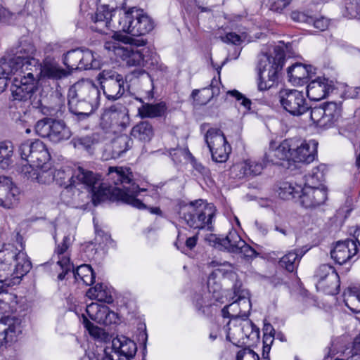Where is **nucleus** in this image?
Returning a JSON list of instances; mask_svg holds the SVG:
<instances>
[{"label":"nucleus","instance_id":"nucleus-1","mask_svg":"<svg viewBox=\"0 0 360 360\" xmlns=\"http://www.w3.org/2000/svg\"><path fill=\"white\" fill-rule=\"evenodd\" d=\"M107 180L114 186L100 184V176L92 171L82 167L72 170L69 167L58 169L54 173V180L64 186L63 195H68L73 193L72 200L77 202V197L84 193L77 188V186L82 185L88 189L91 195L94 205L106 200L112 201L120 200L134 207L143 210L146 205L136 196L144 189L133 182V175L129 169L122 167H109Z\"/></svg>","mask_w":360,"mask_h":360},{"label":"nucleus","instance_id":"nucleus-2","mask_svg":"<svg viewBox=\"0 0 360 360\" xmlns=\"http://www.w3.org/2000/svg\"><path fill=\"white\" fill-rule=\"evenodd\" d=\"M36 49L27 39L20 40L19 44L7 51L0 59V91L6 86V79L12 72H25L33 69L32 60Z\"/></svg>","mask_w":360,"mask_h":360},{"label":"nucleus","instance_id":"nucleus-3","mask_svg":"<svg viewBox=\"0 0 360 360\" xmlns=\"http://www.w3.org/2000/svg\"><path fill=\"white\" fill-rule=\"evenodd\" d=\"M285 61V53L280 47H275L271 54L259 56L257 70V86L259 91L270 89L278 79V73Z\"/></svg>","mask_w":360,"mask_h":360},{"label":"nucleus","instance_id":"nucleus-4","mask_svg":"<svg viewBox=\"0 0 360 360\" xmlns=\"http://www.w3.org/2000/svg\"><path fill=\"white\" fill-rule=\"evenodd\" d=\"M216 208L211 204L200 199L180 207V219L194 229H211Z\"/></svg>","mask_w":360,"mask_h":360},{"label":"nucleus","instance_id":"nucleus-5","mask_svg":"<svg viewBox=\"0 0 360 360\" xmlns=\"http://www.w3.org/2000/svg\"><path fill=\"white\" fill-rule=\"evenodd\" d=\"M114 27L119 32H126L132 36H141L153 30L154 22L142 9L131 7L123 12H119V21Z\"/></svg>","mask_w":360,"mask_h":360},{"label":"nucleus","instance_id":"nucleus-6","mask_svg":"<svg viewBox=\"0 0 360 360\" xmlns=\"http://www.w3.org/2000/svg\"><path fill=\"white\" fill-rule=\"evenodd\" d=\"M105 98L109 101L120 98L125 92V80L123 76L113 69H105L96 77Z\"/></svg>","mask_w":360,"mask_h":360},{"label":"nucleus","instance_id":"nucleus-7","mask_svg":"<svg viewBox=\"0 0 360 360\" xmlns=\"http://www.w3.org/2000/svg\"><path fill=\"white\" fill-rule=\"evenodd\" d=\"M209 240L214 243V247L231 253L240 254L245 258H253L257 255L255 250L247 244L235 229H231L224 238L210 235Z\"/></svg>","mask_w":360,"mask_h":360},{"label":"nucleus","instance_id":"nucleus-8","mask_svg":"<svg viewBox=\"0 0 360 360\" xmlns=\"http://www.w3.org/2000/svg\"><path fill=\"white\" fill-rule=\"evenodd\" d=\"M18 151L22 160L27 162L29 168L41 167L50 159L46 146L39 140H27L22 142Z\"/></svg>","mask_w":360,"mask_h":360},{"label":"nucleus","instance_id":"nucleus-9","mask_svg":"<svg viewBox=\"0 0 360 360\" xmlns=\"http://www.w3.org/2000/svg\"><path fill=\"white\" fill-rule=\"evenodd\" d=\"M31 71L25 72H12L8 79H12L11 91L15 101H27L30 99L35 89V82L37 79L34 75H30Z\"/></svg>","mask_w":360,"mask_h":360},{"label":"nucleus","instance_id":"nucleus-10","mask_svg":"<svg viewBox=\"0 0 360 360\" xmlns=\"http://www.w3.org/2000/svg\"><path fill=\"white\" fill-rule=\"evenodd\" d=\"M205 141L216 162H225L231 151L224 134L220 129L211 128L205 135Z\"/></svg>","mask_w":360,"mask_h":360},{"label":"nucleus","instance_id":"nucleus-11","mask_svg":"<svg viewBox=\"0 0 360 360\" xmlns=\"http://www.w3.org/2000/svg\"><path fill=\"white\" fill-rule=\"evenodd\" d=\"M278 98L283 108L293 116L302 115L310 108L304 94L296 89H281Z\"/></svg>","mask_w":360,"mask_h":360},{"label":"nucleus","instance_id":"nucleus-12","mask_svg":"<svg viewBox=\"0 0 360 360\" xmlns=\"http://www.w3.org/2000/svg\"><path fill=\"white\" fill-rule=\"evenodd\" d=\"M341 107L335 102H328L310 110V118L321 128L332 127L340 116Z\"/></svg>","mask_w":360,"mask_h":360},{"label":"nucleus","instance_id":"nucleus-13","mask_svg":"<svg viewBox=\"0 0 360 360\" xmlns=\"http://www.w3.org/2000/svg\"><path fill=\"white\" fill-rule=\"evenodd\" d=\"M314 277L317 279L316 287L326 293L335 295L339 292L340 277L332 265H320L315 271Z\"/></svg>","mask_w":360,"mask_h":360},{"label":"nucleus","instance_id":"nucleus-14","mask_svg":"<svg viewBox=\"0 0 360 360\" xmlns=\"http://www.w3.org/2000/svg\"><path fill=\"white\" fill-rule=\"evenodd\" d=\"M291 159L294 162L309 164L317 156L318 142L299 139H290Z\"/></svg>","mask_w":360,"mask_h":360},{"label":"nucleus","instance_id":"nucleus-15","mask_svg":"<svg viewBox=\"0 0 360 360\" xmlns=\"http://www.w3.org/2000/svg\"><path fill=\"white\" fill-rule=\"evenodd\" d=\"M33 69L31 70L30 75H34L35 78H47L53 80L64 79L71 74L70 71L63 69L58 64L44 61L41 65L39 60H32Z\"/></svg>","mask_w":360,"mask_h":360},{"label":"nucleus","instance_id":"nucleus-16","mask_svg":"<svg viewBox=\"0 0 360 360\" xmlns=\"http://www.w3.org/2000/svg\"><path fill=\"white\" fill-rule=\"evenodd\" d=\"M328 199L326 187L302 186L300 195L301 205L306 208H314L323 205Z\"/></svg>","mask_w":360,"mask_h":360},{"label":"nucleus","instance_id":"nucleus-17","mask_svg":"<svg viewBox=\"0 0 360 360\" xmlns=\"http://www.w3.org/2000/svg\"><path fill=\"white\" fill-rule=\"evenodd\" d=\"M86 311L91 320L105 326L116 323L118 320L117 314L106 305L92 302L86 306Z\"/></svg>","mask_w":360,"mask_h":360},{"label":"nucleus","instance_id":"nucleus-18","mask_svg":"<svg viewBox=\"0 0 360 360\" xmlns=\"http://www.w3.org/2000/svg\"><path fill=\"white\" fill-rule=\"evenodd\" d=\"M20 191L11 179L0 176V205L6 208L15 206L19 200Z\"/></svg>","mask_w":360,"mask_h":360},{"label":"nucleus","instance_id":"nucleus-19","mask_svg":"<svg viewBox=\"0 0 360 360\" xmlns=\"http://www.w3.org/2000/svg\"><path fill=\"white\" fill-rule=\"evenodd\" d=\"M264 169V165L254 160H246L238 162L231 168V174L233 178L242 179L252 178L260 174Z\"/></svg>","mask_w":360,"mask_h":360},{"label":"nucleus","instance_id":"nucleus-20","mask_svg":"<svg viewBox=\"0 0 360 360\" xmlns=\"http://www.w3.org/2000/svg\"><path fill=\"white\" fill-rule=\"evenodd\" d=\"M21 319L16 317H4L0 320V347L13 342L22 333Z\"/></svg>","mask_w":360,"mask_h":360},{"label":"nucleus","instance_id":"nucleus-21","mask_svg":"<svg viewBox=\"0 0 360 360\" xmlns=\"http://www.w3.org/2000/svg\"><path fill=\"white\" fill-rule=\"evenodd\" d=\"M70 91L80 99H84L91 105H99L100 92L97 86L90 80H83L76 83Z\"/></svg>","mask_w":360,"mask_h":360},{"label":"nucleus","instance_id":"nucleus-22","mask_svg":"<svg viewBox=\"0 0 360 360\" xmlns=\"http://www.w3.org/2000/svg\"><path fill=\"white\" fill-rule=\"evenodd\" d=\"M357 253V246L353 240L338 241L330 251L331 258L335 263L342 265L347 262Z\"/></svg>","mask_w":360,"mask_h":360},{"label":"nucleus","instance_id":"nucleus-23","mask_svg":"<svg viewBox=\"0 0 360 360\" xmlns=\"http://www.w3.org/2000/svg\"><path fill=\"white\" fill-rule=\"evenodd\" d=\"M71 245L70 238L66 236L63 238L61 244H59L55 250V255L57 256V264L60 266L62 271L58 274V279L62 281L65 275L71 270L72 265L70 263L68 248Z\"/></svg>","mask_w":360,"mask_h":360},{"label":"nucleus","instance_id":"nucleus-24","mask_svg":"<svg viewBox=\"0 0 360 360\" xmlns=\"http://www.w3.org/2000/svg\"><path fill=\"white\" fill-rule=\"evenodd\" d=\"M332 89V82L325 77H318L307 85V95L310 100L320 101L326 98Z\"/></svg>","mask_w":360,"mask_h":360},{"label":"nucleus","instance_id":"nucleus-25","mask_svg":"<svg viewBox=\"0 0 360 360\" xmlns=\"http://www.w3.org/2000/svg\"><path fill=\"white\" fill-rule=\"evenodd\" d=\"M314 68L311 65L295 63L288 68V80L295 86H301L307 83L309 78L315 74Z\"/></svg>","mask_w":360,"mask_h":360},{"label":"nucleus","instance_id":"nucleus-26","mask_svg":"<svg viewBox=\"0 0 360 360\" xmlns=\"http://www.w3.org/2000/svg\"><path fill=\"white\" fill-rule=\"evenodd\" d=\"M68 106L70 111L79 117L80 119L88 117L98 107L91 105V103L80 99L75 96V94L69 90Z\"/></svg>","mask_w":360,"mask_h":360},{"label":"nucleus","instance_id":"nucleus-27","mask_svg":"<svg viewBox=\"0 0 360 360\" xmlns=\"http://www.w3.org/2000/svg\"><path fill=\"white\" fill-rule=\"evenodd\" d=\"M18 251L13 244L6 243L3 245L0 250V272L4 274H0V276H6L11 274Z\"/></svg>","mask_w":360,"mask_h":360},{"label":"nucleus","instance_id":"nucleus-28","mask_svg":"<svg viewBox=\"0 0 360 360\" xmlns=\"http://www.w3.org/2000/svg\"><path fill=\"white\" fill-rule=\"evenodd\" d=\"M233 299L232 303H236L240 311L242 313V318H248L251 309V302L250 300V292L245 289L241 284L236 283L233 287Z\"/></svg>","mask_w":360,"mask_h":360},{"label":"nucleus","instance_id":"nucleus-29","mask_svg":"<svg viewBox=\"0 0 360 360\" xmlns=\"http://www.w3.org/2000/svg\"><path fill=\"white\" fill-rule=\"evenodd\" d=\"M112 347H113L120 355L134 358L136 351V344L129 338L124 336H117L113 338L111 342Z\"/></svg>","mask_w":360,"mask_h":360},{"label":"nucleus","instance_id":"nucleus-30","mask_svg":"<svg viewBox=\"0 0 360 360\" xmlns=\"http://www.w3.org/2000/svg\"><path fill=\"white\" fill-rule=\"evenodd\" d=\"M72 135L71 131L63 120L53 119L51 122L50 132L48 139L54 143L68 140Z\"/></svg>","mask_w":360,"mask_h":360},{"label":"nucleus","instance_id":"nucleus-31","mask_svg":"<svg viewBox=\"0 0 360 360\" xmlns=\"http://www.w3.org/2000/svg\"><path fill=\"white\" fill-rule=\"evenodd\" d=\"M13 264V269L10 276L13 278H20L27 274L32 268V263L27 254L22 250L18 252Z\"/></svg>","mask_w":360,"mask_h":360},{"label":"nucleus","instance_id":"nucleus-32","mask_svg":"<svg viewBox=\"0 0 360 360\" xmlns=\"http://www.w3.org/2000/svg\"><path fill=\"white\" fill-rule=\"evenodd\" d=\"M305 254L302 249H295L288 252L279 260L278 264L281 267L285 269L288 272H294L299 266L302 257Z\"/></svg>","mask_w":360,"mask_h":360},{"label":"nucleus","instance_id":"nucleus-33","mask_svg":"<svg viewBox=\"0 0 360 360\" xmlns=\"http://www.w3.org/2000/svg\"><path fill=\"white\" fill-rule=\"evenodd\" d=\"M210 266L217 267L208 276L207 278V288L210 292H214L219 289V279L221 277L224 276L228 271L224 268L226 266H231L229 264H219L217 262L212 261Z\"/></svg>","mask_w":360,"mask_h":360},{"label":"nucleus","instance_id":"nucleus-34","mask_svg":"<svg viewBox=\"0 0 360 360\" xmlns=\"http://www.w3.org/2000/svg\"><path fill=\"white\" fill-rule=\"evenodd\" d=\"M142 103L141 106L139 107V114L141 117H158L165 115L167 107L165 103L161 102L156 104H149L143 102L141 98H136Z\"/></svg>","mask_w":360,"mask_h":360},{"label":"nucleus","instance_id":"nucleus-35","mask_svg":"<svg viewBox=\"0 0 360 360\" xmlns=\"http://www.w3.org/2000/svg\"><path fill=\"white\" fill-rule=\"evenodd\" d=\"M86 296L91 300H96L101 302L112 303L113 298L110 288L103 283H97L86 292Z\"/></svg>","mask_w":360,"mask_h":360},{"label":"nucleus","instance_id":"nucleus-36","mask_svg":"<svg viewBox=\"0 0 360 360\" xmlns=\"http://www.w3.org/2000/svg\"><path fill=\"white\" fill-rule=\"evenodd\" d=\"M326 170V166L323 164L314 167L309 174L304 176V185L314 187H326L323 184L325 179Z\"/></svg>","mask_w":360,"mask_h":360},{"label":"nucleus","instance_id":"nucleus-37","mask_svg":"<svg viewBox=\"0 0 360 360\" xmlns=\"http://www.w3.org/2000/svg\"><path fill=\"white\" fill-rule=\"evenodd\" d=\"M120 57L126 61L129 66L144 65V58L139 50H134L131 46H125L123 49H119Z\"/></svg>","mask_w":360,"mask_h":360},{"label":"nucleus","instance_id":"nucleus-38","mask_svg":"<svg viewBox=\"0 0 360 360\" xmlns=\"http://www.w3.org/2000/svg\"><path fill=\"white\" fill-rule=\"evenodd\" d=\"M131 135L141 141H149L154 135L153 127L147 121L140 122L132 128Z\"/></svg>","mask_w":360,"mask_h":360},{"label":"nucleus","instance_id":"nucleus-39","mask_svg":"<svg viewBox=\"0 0 360 360\" xmlns=\"http://www.w3.org/2000/svg\"><path fill=\"white\" fill-rule=\"evenodd\" d=\"M345 305L354 313L360 312V290L356 287H349L344 292Z\"/></svg>","mask_w":360,"mask_h":360},{"label":"nucleus","instance_id":"nucleus-40","mask_svg":"<svg viewBox=\"0 0 360 360\" xmlns=\"http://www.w3.org/2000/svg\"><path fill=\"white\" fill-rule=\"evenodd\" d=\"M132 144L133 141L129 136L126 134L119 136L112 141V157L114 158H120L132 146Z\"/></svg>","mask_w":360,"mask_h":360},{"label":"nucleus","instance_id":"nucleus-41","mask_svg":"<svg viewBox=\"0 0 360 360\" xmlns=\"http://www.w3.org/2000/svg\"><path fill=\"white\" fill-rule=\"evenodd\" d=\"M101 67V60L93 51L82 49L81 62L79 70L98 69Z\"/></svg>","mask_w":360,"mask_h":360},{"label":"nucleus","instance_id":"nucleus-42","mask_svg":"<svg viewBox=\"0 0 360 360\" xmlns=\"http://www.w3.org/2000/svg\"><path fill=\"white\" fill-rule=\"evenodd\" d=\"M14 147L8 141H0V167L6 169L12 163Z\"/></svg>","mask_w":360,"mask_h":360},{"label":"nucleus","instance_id":"nucleus-43","mask_svg":"<svg viewBox=\"0 0 360 360\" xmlns=\"http://www.w3.org/2000/svg\"><path fill=\"white\" fill-rule=\"evenodd\" d=\"M302 191V186L290 182H284L279 188L278 195L281 198L290 200L295 198L300 199Z\"/></svg>","mask_w":360,"mask_h":360},{"label":"nucleus","instance_id":"nucleus-44","mask_svg":"<svg viewBox=\"0 0 360 360\" xmlns=\"http://www.w3.org/2000/svg\"><path fill=\"white\" fill-rule=\"evenodd\" d=\"M75 279L82 281L86 285H90L94 283L95 279V274L89 264H82L78 266L74 271Z\"/></svg>","mask_w":360,"mask_h":360},{"label":"nucleus","instance_id":"nucleus-45","mask_svg":"<svg viewBox=\"0 0 360 360\" xmlns=\"http://www.w3.org/2000/svg\"><path fill=\"white\" fill-rule=\"evenodd\" d=\"M82 49H75L68 51L63 55V64L68 69V71L73 70H79V66L81 62Z\"/></svg>","mask_w":360,"mask_h":360},{"label":"nucleus","instance_id":"nucleus-46","mask_svg":"<svg viewBox=\"0 0 360 360\" xmlns=\"http://www.w3.org/2000/svg\"><path fill=\"white\" fill-rule=\"evenodd\" d=\"M243 319V321L240 323L241 332L244 335L243 340H244L245 339H247L252 341L257 340L259 336V328L252 323V321L247 318Z\"/></svg>","mask_w":360,"mask_h":360},{"label":"nucleus","instance_id":"nucleus-47","mask_svg":"<svg viewBox=\"0 0 360 360\" xmlns=\"http://www.w3.org/2000/svg\"><path fill=\"white\" fill-rule=\"evenodd\" d=\"M13 119L15 122L25 128V132L29 134L31 131L30 127L34 122V119L32 115L31 111L18 112L13 115Z\"/></svg>","mask_w":360,"mask_h":360},{"label":"nucleus","instance_id":"nucleus-48","mask_svg":"<svg viewBox=\"0 0 360 360\" xmlns=\"http://www.w3.org/2000/svg\"><path fill=\"white\" fill-rule=\"evenodd\" d=\"M75 147H81L90 150L98 143V139L96 134H92L82 137H75L72 141Z\"/></svg>","mask_w":360,"mask_h":360},{"label":"nucleus","instance_id":"nucleus-49","mask_svg":"<svg viewBox=\"0 0 360 360\" xmlns=\"http://www.w3.org/2000/svg\"><path fill=\"white\" fill-rule=\"evenodd\" d=\"M273 155L277 158L278 165L281 160L291 159L290 139L283 141L278 147L274 148Z\"/></svg>","mask_w":360,"mask_h":360},{"label":"nucleus","instance_id":"nucleus-50","mask_svg":"<svg viewBox=\"0 0 360 360\" xmlns=\"http://www.w3.org/2000/svg\"><path fill=\"white\" fill-rule=\"evenodd\" d=\"M52 118H44L37 122L34 125L36 133L41 137H49Z\"/></svg>","mask_w":360,"mask_h":360},{"label":"nucleus","instance_id":"nucleus-51","mask_svg":"<svg viewBox=\"0 0 360 360\" xmlns=\"http://www.w3.org/2000/svg\"><path fill=\"white\" fill-rule=\"evenodd\" d=\"M83 324L85 328L88 330L89 333L91 336L95 338H100L102 333L103 330L99 327L94 326L88 319L83 315Z\"/></svg>","mask_w":360,"mask_h":360},{"label":"nucleus","instance_id":"nucleus-52","mask_svg":"<svg viewBox=\"0 0 360 360\" xmlns=\"http://www.w3.org/2000/svg\"><path fill=\"white\" fill-rule=\"evenodd\" d=\"M122 106L120 105H113L105 110L103 115V119H116L124 115L122 112Z\"/></svg>","mask_w":360,"mask_h":360},{"label":"nucleus","instance_id":"nucleus-53","mask_svg":"<svg viewBox=\"0 0 360 360\" xmlns=\"http://www.w3.org/2000/svg\"><path fill=\"white\" fill-rule=\"evenodd\" d=\"M291 19L297 22H305L308 24H311L313 21V17L307 13L304 12H300L299 11H293L290 13Z\"/></svg>","mask_w":360,"mask_h":360},{"label":"nucleus","instance_id":"nucleus-54","mask_svg":"<svg viewBox=\"0 0 360 360\" xmlns=\"http://www.w3.org/2000/svg\"><path fill=\"white\" fill-rule=\"evenodd\" d=\"M236 360H259V357L253 350L245 348L238 352Z\"/></svg>","mask_w":360,"mask_h":360},{"label":"nucleus","instance_id":"nucleus-55","mask_svg":"<svg viewBox=\"0 0 360 360\" xmlns=\"http://www.w3.org/2000/svg\"><path fill=\"white\" fill-rule=\"evenodd\" d=\"M292 0H269V7L271 11L281 12L290 4Z\"/></svg>","mask_w":360,"mask_h":360},{"label":"nucleus","instance_id":"nucleus-56","mask_svg":"<svg viewBox=\"0 0 360 360\" xmlns=\"http://www.w3.org/2000/svg\"><path fill=\"white\" fill-rule=\"evenodd\" d=\"M229 94L236 98L238 101H240V104L244 106L246 109L250 110L251 105V101L245 98L242 94L237 90H233L229 91Z\"/></svg>","mask_w":360,"mask_h":360},{"label":"nucleus","instance_id":"nucleus-57","mask_svg":"<svg viewBox=\"0 0 360 360\" xmlns=\"http://www.w3.org/2000/svg\"><path fill=\"white\" fill-rule=\"evenodd\" d=\"M220 39L223 42L235 45L240 44L242 41L240 36L235 32H229L224 36H220Z\"/></svg>","mask_w":360,"mask_h":360},{"label":"nucleus","instance_id":"nucleus-58","mask_svg":"<svg viewBox=\"0 0 360 360\" xmlns=\"http://www.w3.org/2000/svg\"><path fill=\"white\" fill-rule=\"evenodd\" d=\"M37 179L41 184H50L54 181V173L51 170L41 171L37 174Z\"/></svg>","mask_w":360,"mask_h":360},{"label":"nucleus","instance_id":"nucleus-59","mask_svg":"<svg viewBox=\"0 0 360 360\" xmlns=\"http://www.w3.org/2000/svg\"><path fill=\"white\" fill-rule=\"evenodd\" d=\"M120 356V354L117 352L111 346H106L103 350L102 360H117Z\"/></svg>","mask_w":360,"mask_h":360},{"label":"nucleus","instance_id":"nucleus-60","mask_svg":"<svg viewBox=\"0 0 360 360\" xmlns=\"http://www.w3.org/2000/svg\"><path fill=\"white\" fill-rule=\"evenodd\" d=\"M104 47L105 49L108 51H113L115 54L118 56L121 53V52L120 53L119 49H123L125 48V46H121L120 43L117 41L115 39H111L105 41L104 44Z\"/></svg>","mask_w":360,"mask_h":360},{"label":"nucleus","instance_id":"nucleus-61","mask_svg":"<svg viewBox=\"0 0 360 360\" xmlns=\"http://www.w3.org/2000/svg\"><path fill=\"white\" fill-rule=\"evenodd\" d=\"M273 154L274 148H269L265 152L262 162L264 165V167L269 164L278 165L277 158Z\"/></svg>","mask_w":360,"mask_h":360},{"label":"nucleus","instance_id":"nucleus-62","mask_svg":"<svg viewBox=\"0 0 360 360\" xmlns=\"http://www.w3.org/2000/svg\"><path fill=\"white\" fill-rule=\"evenodd\" d=\"M314 25V27L320 31L326 30L329 25L328 20L324 17H321L314 20L311 22Z\"/></svg>","mask_w":360,"mask_h":360},{"label":"nucleus","instance_id":"nucleus-63","mask_svg":"<svg viewBox=\"0 0 360 360\" xmlns=\"http://www.w3.org/2000/svg\"><path fill=\"white\" fill-rule=\"evenodd\" d=\"M131 75L134 77L139 78L141 77H142V79L143 80L149 82L150 83L152 82L150 75L145 70H143L142 69H139V70H136L133 71L131 72Z\"/></svg>","mask_w":360,"mask_h":360},{"label":"nucleus","instance_id":"nucleus-64","mask_svg":"<svg viewBox=\"0 0 360 360\" xmlns=\"http://www.w3.org/2000/svg\"><path fill=\"white\" fill-rule=\"evenodd\" d=\"M273 334H267L264 333L263 343L264 350H269L270 345L273 342Z\"/></svg>","mask_w":360,"mask_h":360}]
</instances>
